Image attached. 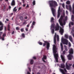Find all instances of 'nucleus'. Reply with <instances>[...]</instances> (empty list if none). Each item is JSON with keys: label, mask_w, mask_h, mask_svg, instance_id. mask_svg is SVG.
Instances as JSON below:
<instances>
[{"label": "nucleus", "mask_w": 74, "mask_h": 74, "mask_svg": "<svg viewBox=\"0 0 74 74\" xmlns=\"http://www.w3.org/2000/svg\"><path fill=\"white\" fill-rule=\"evenodd\" d=\"M49 6L51 8L53 15L54 16H55L56 15V10L54 9L53 7H56V6L58 5L56 1L53 0L50 1H49Z\"/></svg>", "instance_id": "obj_1"}, {"label": "nucleus", "mask_w": 74, "mask_h": 74, "mask_svg": "<svg viewBox=\"0 0 74 74\" xmlns=\"http://www.w3.org/2000/svg\"><path fill=\"white\" fill-rule=\"evenodd\" d=\"M52 28L53 29H55L56 31H57V30H59V28H60V29L59 32L61 33L62 35H63V32H64V30L63 29L59 26V24L58 23H56L55 27V25L54 24H51V32L52 33V34H53V33H54V29H52Z\"/></svg>", "instance_id": "obj_2"}, {"label": "nucleus", "mask_w": 74, "mask_h": 74, "mask_svg": "<svg viewBox=\"0 0 74 74\" xmlns=\"http://www.w3.org/2000/svg\"><path fill=\"white\" fill-rule=\"evenodd\" d=\"M53 53L55 59V60L57 62H58V52L57 50L58 49L56 47V46L55 45H53Z\"/></svg>", "instance_id": "obj_3"}, {"label": "nucleus", "mask_w": 74, "mask_h": 74, "mask_svg": "<svg viewBox=\"0 0 74 74\" xmlns=\"http://www.w3.org/2000/svg\"><path fill=\"white\" fill-rule=\"evenodd\" d=\"M64 17V14L63 16H61L59 20V22L60 23V25L62 26H63V25H65L66 24L65 21L67 20V16H66L65 18V20L63 19V18Z\"/></svg>", "instance_id": "obj_4"}, {"label": "nucleus", "mask_w": 74, "mask_h": 74, "mask_svg": "<svg viewBox=\"0 0 74 74\" xmlns=\"http://www.w3.org/2000/svg\"><path fill=\"white\" fill-rule=\"evenodd\" d=\"M69 54L67 56L69 60H71L72 58H73V56H72V54L73 53V50L72 49H71L69 50Z\"/></svg>", "instance_id": "obj_5"}, {"label": "nucleus", "mask_w": 74, "mask_h": 74, "mask_svg": "<svg viewBox=\"0 0 74 74\" xmlns=\"http://www.w3.org/2000/svg\"><path fill=\"white\" fill-rule=\"evenodd\" d=\"M61 42L63 44H65V45H68V42H69V41L66 39H64L63 38V36H62L61 38Z\"/></svg>", "instance_id": "obj_6"}, {"label": "nucleus", "mask_w": 74, "mask_h": 74, "mask_svg": "<svg viewBox=\"0 0 74 74\" xmlns=\"http://www.w3.org/2000/svg\"><path fill=\"white\" fill-rule=\"evenodd\" d=\"M3 26H2L0 27V31L2 30H3ZM2 33H3V32H0V39H1V38H2V40H4V37H5V36L6 35L5 34L3 35L2 37H1V35L2 34Z\"/></svg>", "instance_id": "obj_7"}, {"label": "nucleus", "mask_w": 74, "mask_h": 74, "mask_svg": "<svg viewBox=\"0 0 74 74\" xmlns=\"http://www.w3.org/2000/svg\"><path fill=\"white\" fill-rule=\"evenodd\" d=\"M47 44V49H49V43L47 41H45V43L43 44V46L44 47Z\"/></svg>", "instance_id": "obj_8"}, {"label": "nucleus", "mask_w": 74, "mask_h": 74, "mask_svg": "<svg viewBox=\"0 0 74 74\" xmlns=\"http://www.w3.org/2000/svg\"><path fill=\"white\" fill-rule=\"evenodd\" d=\"M56 36L57 37V41H59V37L58 35H56V33H55V35L54 36V44H56Z\"/></svg>", "instance_id": "obj_9"}, {"label": "nucleus", "mask_w": 74, "mask_h": 74, "mask_svg": "<svg viewBox=\"0 0 74 74\" xmlns=\"http://www.w3.org/2000/svg\"><path fill=\"white\" fill-rule=\"evenodd\" d=\"M62 12V10L60 9V7L59 6L58 8V16L57 18H59V16H60V13Z\"/></svg>", "instance_id": "obj_10"}, {"label": "nucleus", "mask_w": 74, "mask_h": 74, "mask_svg": "<svg viewBox=\"0 0 74 74\" xmlns=\"http://www.w3.org/2000/svg\"><path fill=\"white\" fill-rule=\"evenodd\" d=\"M66 7L67 10H69L70 11H71V5H66Z\"/></svg>", "instance_id": "obj_11"}, {"label": "nucleus", "mask_w": 74, "mask_h": 74, "mask_svg": "<svg viewBox=\"0 0 74 74\" xmlns=\"http://www.w3.org/2000/svg\"><path fill=\"white\" fill-rule=\"evenodd\" d=\"M61 58L62 62L64 63V62H65V57H64V56L63 55H61Z\"/></svg>", "instance_id": "obj_12"}, {"label": "nucleus", "mask_w": 74, "mask_h": 74, "mask_svg": "<svg viewBox=\"0 0 74 74\" xmlns=\"http://www.w3.org/2000/svg\"><path fill=\"white\" fill-rule=\"evenodd\" d=\"M66 67L67 70H70V69H71V67L68 66V65H67V62L66 63Z\"/></svg>", "instance_id": "obj_13"}, {"label": "nucleus", "mask_w": 74, "mask_h": 74, "mask_svg": "<svg viewBox=\"0 0 74 74\" xmlns=\"http://www.w3.org/2000/svg\"><path fill=\"white\" fill-rule=\"evenodd\" d=\"M46 59H47V56H44L43 58H42V61L44 62H45H45H46L44 60Z\"/></svg>", "instance_id": "obj_14"}, {"label": "nucleus", "mask_w": 74, "mask_h": 74, "mask_svg": "<svg viewBox=\"0 0 74 74\" xmlns=\"http://www.w3.org/2000/svg\"><path fill=\"white\" fill-rule=\"evenodd\" d=\"M59 70L60 71H61V73H62V74H66V73H65V72H64V71L63 70L60 69Z\"/></svg>", "instance_id": "obj_15"}, {"label": "nucleus", "mask_w": 74, "mask_h": 74, "mask_svg": "<svg viewBox=\"0 0 74 74\" xmlns=\"http://www.w3.org/2000/svg\"><path fill=\"white\" fill-rule=\"evenodd\" d=\"M15 1H14V0H13L11 4L12 5H15Z\"/></svg>", "instance_id": "obj_16"}, {"label": "nucleus", "mask_w": 74, "mask_h": 74, "mask_svg": "<svg viewBox=\"0 0 74 74\" xmlns=\"http://www.w3.org/2000/svg\"><path fill=\"white\" fill-rule=\"evenodd\" d=\"M69 39L71 42H73V38H72L71 36H69Z\"/></svg>", "instance_id": "obj_17"}, {"label": "nucleus", "mask_w": 74, "mask_h": 74, "mask_svg": "<svg viewBox=\"0 0 74 74\" xmlns=\"http://www.w3.org/2000/svg\"><path fill=\"white\" fill-rule=\"evenodd\" d=\"M61 68H64L65 67V65H64V64H61Z\"/></svg>", "instance_id": "obj_18"}, {"label": "nucleus", "mask_w": 74, "mask_h": 74, "mask_svg": "<svg viewBox=\"0 0 74 74\" xmlns=\"http://www.w3.org/2000/svg\"><path fill=\"white\" fill-rule=\"evenodd\" d=\"M74 25V23H73V22H70L69 24V27H71V25Z\"/></svg>", "instance_id": "obj_19"}, {"label": "nucleus", "mask_w": 74, "mask_h": 74, "mask_svg": "<svg viewBox=\"0 0 74 74\" xmlns=\"http://www.w3.org/2000/svg\"><path fill=\"white\" fill-rule=\"evenodd\" d=\"M60 46L61 47V50L62 51L63 50V45H62V43H60Z\"/></svg>", "instance_id": "obj_20"}, {"label": "nucleus", "mask_w": 74, "mask_h": 74, "mask_svg": "<svg viewBox=\"0 0 74 74\" xmlns=\"http://www.w3.org/2000/svg\"><path fill=\"white\" fill-rule=\"evenodd\" d=\"M64 37L67 39L69 38V36L67 34H65L64 35Z\"/></svg>", "instance_id": "obj_21"}, {"label": "nucleus", "mask_w": 74, "mask_h": 74, "mask_svg": "<svg viewBox=\"0 0 74 74\" xmlns=\"http://www.w3.org/2000/svg\"><path fill=\"white\" fill-rule=\"evenodd\" d=\"M73 13L74 15V3L73 4Z\"/></svg>", "instance_id": "obj_22"}, {"label": "nucleus", "mask_w": 74, "mask_h": 74, "mask_svg": "<svg viewBox=\"0 0 74 74\" xmlns=\"http://www.w3.org/2000/svg\"><path fill=\"white\" fill-rule=\"evenodd\" d=\"M66 4L69 5L70 4V1H68L66 2Z\"/></svg>", "instance_id": "obj_23"}, {"label": "nucleus", "mask_w": 74, "mask_h": 74, "mask_svg": "<svg viewBox=\"0 0 74 74\" xmlns=\"http://www.w3.org/2000/svg\"><path fill=\"white\" fill-rule=\"evenodd\" d=\"M53 20H54V18H53L51 17V22L52 23L53 22Z\"/></svg>", "instance_id": "obj_24"}, {"label": "nucleus", "mask_w": 74, "mask_h": 74, "mask_svg": "<svg viewBox=\"0 0 74 74\" xmlns=\"http://www.w3.org/2000/svg\"><path fill=\"white\" fill-rule=\"evenodd\" d=\"M34 62V61H33V60H31L30 64H33Z\"/></svg>", "instance_id": "obj_25"}, {"label": "nucleus", "mask_w": 74, "mask_h": 74, "mask_svg": "<svg viewBox=\"0 0 74 74\" xmlns=\"http://www.w3.org/2000/svg\"><path fill=\"white\" fill-rule=\"evenodd\" d=\"M64 47L66 51H68V49H67V46L66 45L64 46Z\"/></svg>", "instance_id": "obj_26"}, {"label": "nucleus", "mask_w": 74, "mask_h": 74, "mask_svg": "<svg viewBox=\"0 0 74 74\" xmlns=\"http://www.w3.org/2000/svg\"><path fill=\"white\" fill-rule=\"evenodd\" d=\"M71 19H72V21H73L74 20V15H72L71 16Z\"/></svg>", "instance_id": "obj_27"}, {"label": "nucleus", "mask_w": 74, "mask_h": 74, "mask_svg": "<svg viewBox=\"0 0 74 74\" xmlns=\"http://www.w3.org/2000/svg\"><path fill=\"white\" fill-rule=\"evenodd\" d=\"M16 7H15L14 9H13V11H14V12H15L16 11H17V9H16Z\"/></svg>", "instance_id": "obj_28"}, {"label": "nucleus", "mask_w": 74, "mask_h": 74, "mask_svg": "<svg viewBox=\"0 0 74 74\" xmlns=\"http://www.w3.org/2000/svg\"><path fill=\"white\" fill-rule=\"evenodd\" d=\"M35 23H36V22H35L34 21L32 22V25L33 26H34V25H35Z\"/></svg>", "instance_id": "obj_29"}, {"label": "nucleus", "mask_w": 74, "mask_h": 74, "mask_svg": "<svg viewBox=\"0 0 74 74\" xmlns=\"http://www.w3.org/2000/svg\"><path fill=\"white\" fill-rule=\"evenodd\" d=\"M38 43L39 44V45H42V42L39 41L38 42Z\"/></svg>", "instance_id": "obj_30"}, {"label": "nucleus", "mask_w": 74, "mask_h": 74, "mask_svg": "<svg viewBox=\"0 0 74 74\" xmlns=\"http://www.w3.org/2000/svg\"><path fill=\"white\" fill-rule=\"evenodd\" d=\"M26 24H27V23H26V21H25L23 23V25H26Z\"/></svg>", "instance_id": "obj_31"}, {"label": "nucleus", "mask_w": 74, "mask_h": 74, "mask_svg": "<svg viewBox=\"0 0 74 74\" xmlns=\"http://www.w3.org/2000/svg\"><path fill=\"white\" fill-rule=\"evenodd\" d=\"M21 32H23L24 31V29L23 28H21Z\"/></svg>", "instance_id": "obj_32"}, {"label": "nucleus", "mask_w": 74, "mask_h": 74, "mask_svg": "<svg viewBox=\"0 0 74 74\" xmlns=\"http://www.w3.org/2000/svg\"><path fill=\"white\" fill-rule=\"evenodd\" d=\"M33 5H35V4H36V1H33Z\"/></svg>", "instance_id": "obj_33"}, {"label": "nucleus", "mask_w": 74, "mask_h": 74, "mask_svg": "<svg viewBox=\"0 0 74 74\" xmlns=\"http://www.w3.org/2000/svg\"><path fill=\"white\" fill-rule=\"evenodd\" d=\"M22 36L23 37H25V34H22Z\"/></svg>", "instance_id": "obj_34"}, {"label": "nucleus", "mask_w": 74, "mask_h": 74, "mask_svg": "<svg viewBox=\"0 0 74 74\" xmlns=\"http://www.w3.org/2000/svg\"><path fill=\"white\" fill-rule=\"evenodd\" d=\"M69 47H71V43L69 42Z\"/></svg>", "instance_id": "obj_35"}, {"label": "nucleus", "mask_w": 74, "mask_h": 74, "mask_svg": "<svg viewBox=\"0 0 74 74\" xmlns=\"http://www.w3.org/2000/svg\"><path fill=\"white\" fill-rule=\"evenodd\" d=\"M20 19L21 21H22V20H23V17H22V16H21L20 17Z\"/></svg>", "instance_id": "obj_36"}, {"label": "nucleus", "mask_w": 74, "mask_h": 74, "mask_svg": "<svg viewBox=\"0 0 74 74\" xmlns=\"http://www.w3.org/2000/svg\"><path fill=\"white\" fill-rule=\"evenodd\" d=\"M62 6L64 8V3L62 4Z\"/></svg>", "instance_id": "obj_37"}, {"label": "nucleus", "mask_w": 74, "mask_h": 74, "mask_svg": "<svg viewBox=\"0 0 74 74\" xmlns=\"http://www.w3.org/2000/svg\"><path fill=\"white\" fill-rule=\"evenodd\" d=\"M16 30H19V28L18 27H16Z\"/></svg>", "instance_id": "obj_38"}, {"label": "nucleus", "mask_w": 74, "mask_h": 74, "mask_svg": "<svg viewBox=\"0 0 74 74\" xmlns=\"http://www.w3.org/2000/svg\"><path fill=\"white\" fill-rule=\"evenodd\" d=\"M0 25H3V23L1 21H0Z\"/></svg>", "instance_id": "obj_39"}, {"label": "nucleus", "mask_w": 74, "mask_h": 74, "mask_svg": "<svg viewBox=\"0 0 74 74\" xmlns=\"http://www.w3.org/2000/svg\"><path fill=\"white\" fill-rule=\"evenodd\" d=\"M66 15H67L68 14H69V13L68 12V11H67V10H66Z\"/></svg>", "instance_id": "obj_40"}, {"label": "nucleus", "mask_w": 74, "mask_h": 74, "mask_svg": "<svg viewBox=\"0 0 74 74\" xmlns=\"http://www.w3.org/2000/svg\"><path fill=\"white\" fill-rule=\"evenodd\" d=\"M8 27V30H10V29H9V28H10V25H9Z\"/></svg>", "instance_id": "obj_41"}, {"label": "nucleus", "mask_w": 74, "mask_h": 74, "mask_svg": "<svg viewBox=\"0 0 74 74\" xmlns=\"http://www.w3.org/2000/svg\"><path fill=\"white\" fill-rule=\"evenodd\" d=\"M64 71H65V72H66V73H67V71L66 69H64Z\"/></svg>", "instance_id": "obj_42"}, {"label": "nucleus", "mask_w": 74, "mask_h": 74, "mask_svg": "<svg viewBox=\"0 0 74 74\" xmlns=\"http://www.w3.org/2000/svg\"><path fill=\"white\" fill-rule=\"evenodd\" d=\"M29 26H30V24H29L27 25V27H29Z\"/></svg>", "instance_id": "obj_43"}, {"label": "nucleus", "mask_w": 74, "mask_h": 74, "mask_svg": "<svg viewBox=\"0 0 74 74\" xmlns=\"http://www.w3.org/2000/svg\"><path fill=\"white\" fill-rule=\"evenodd\" d=\"M69 65L70 66H72V64H69Z\"/></svg>", "instance_id": "obj_44"}, {"label": "nucleus", "mask_w": 74, "mask_h": 74, "mask_svg": "<svg viewBox=\"0 0 74 74\" xmlns=\"http://www.w3.org/2000/svg\"><path fill=\"white\" fill-rule=\"evenodd\" d=\"M63 54H65V51H64L63 52Z\"/></svg>", "instance_id": "obj_45"}, {"label": "nucleus", "mask_w": 74, "mask_h": 74, "mask_svg": "<svg viewBox=\"0 0 74 74\" xmlns=\"http://www.w3.org/2000/svg\"><path fill=\"white\" fill-rule=\"evenodd\" d=\"M25 30H26V31H28V29H27V28H26Z\"/></svg>", "instance_id": "obj_46"}, {"label": "nucleus", "mask_w": 74, "mask_h": 74, "mask_svg": "<svg viewBox=\"0 0 74 74\" xmlns=\"http://www.w3.org/2000/svg\"><path fill=\"white\" fill-rule=\"evenodd\" d=\"M21 9V7L19 8H18V11H19V10H20Z\"/></svg>", "instance_id": "obj_47"}, {"label": "nucleus", "mask_w": 74, "mask_h": 74, "mask_svg": "<svg viewBox=\"0 0 74 74\" xmlns=\"http://www.w3.org/2000/svg\"><path fill=\"white\" fill-rule=\"evenodd\" d=\"M33 58L34 59H36V58L35 57H33Z\"/></svg>", "instance_id": "obj_48"}, {"label": "nucleus", "mask_w": 74, "mask_h": 74, "mask_svg": "<svg viewBox=\"0 0 74 74\" xmlns=\"http://www.w3.org/2000/svg\"><path fill=\"white\" fill-rule=\"evenodd\" d=\"M11 8V7L10 6H9V9H10V8Z\"/></svg>", "instance_id": "obj_49"}, {"label": "nucleus", "mask_w": 74, "mask_h": 74, "mask_svg": "<svg viewBox=\"0 0 74 74\" xmlns=\"http://www.w3.org/2000/svg\"><path fill=\"white\" fill-rule=\"evenodd\" d=\"M31 27H32V28H33V27H34L33 26V25H32V26H31Z\"/></svg>", "instance_id": "obj_50"}, {"label": "nucleus", "mask_w": 74, "mask_h": 74, "mask_svg": "<svg viewBox=\"0 0 74 74\" xmlns=\"http://www.w3.org/2000/svg\"><path fill=\"white\" fill-rule=\"evenodd\" d=\"M5 1L6 2H8V0H5Z\"/></svg>", "instance_id": "obj_51"}, {"label": "nucleus", "mask_w": 74, "mask_h": 74, "mask_svg": "<svg viewBox=\"0 0 74 74\" xmlns=\"http://www.w3.org/2000/svg\"><path fill=\"white\" fill-rule=\"evenodd\" d=\"M14 32H13L12 33V34H14Z\"/></svg>", "instance_id": "obj_52"}, {"label": "nucleus", "mask_w": 74, "mask_h": 74, "mask_svg": "<svg viewBox=\"0 0 74 74\" xmlns=\"http://www.w3.org/2000/svg\"><path fill=\"white\" fill-rule=\"evenodd\" d=\"M27 74H30V73H29V72H28L27 73Z\"/></svg>", "instance_id": "obj_53"}, {"label": "nucleus", "mask_w": 74, "mask_h": 74, "mask_svg": "<svg viewBox=\"0 0 74 74\" xmlns=\"http://www.w3.org/2000/svg\"><path fill=\"white\" fill-rule=\"evenodd\" d=\"M23 2V3H25V1H24V0H22Z\"/></svg>", "instance_id": "obj_54"}, {"label": "nucleus", "mask_w": 74, "mask_h": 74, "mask_svg": "<svg viewBox=\"0 0 74 74\" xmlns=\"http://www.w3.org/2000/svg\"><path fill=\"white\" fill-rule=\"evenodd\" d=\"M5 30H6V27H5Z\"/></svg>", "instance_id": "obj_55"}, {"label": "nucleus", "mask_w": 74, "mask_h": 74, "mask_svg": "<svg viewBox=\"0 0 74 74\" xmlns=\"http://www.w3.org/2000/svg\"><path fill=\"white\" fill-rule=\"evenodd\" d=\"M72 67L74 68V64H73L72 66Z\"/></svg>", "instance_id": "obj_56"}, {"label": "nucleus", "mask_w": 74, "mask_h": 74, "mask_svg": "<svg viewBox=\"0 0 74 74\" xmlns=\"http://www.w3.org/2000/svg\"><path fill=\"white\" fill-rule=\"evenodd\" d=\"M6 21H9V20L8 19H6Z\"/></svg>", "instance_id": "obj_57"}, {"label": "nucleus", "mask_w": 74, "mask_h": 74, "mask_svg": "<svg viewBox=\"0 0 74 74\" xmlns=\"http://www.w3.org/2000/svg\"><path fill=\"white\" fill-rule=\"evenodd\" d=\"M27 7H29V5H27Z\"/></svg>", "instance_id": "obj_58"}, {"label": "nucleus", "mask_w": 74, "mask_h": 74, "mask_svg": "<svg viewBox=\"0 0 74 74\" xmlns=\"http://www.w3.org/2000/svg\"><path fill=\"white\" fill-rule=\"evenodd\" d=\"M23 6L24 7H25V4H23Z\"/></svg>", "instance_id": "obj_59"}, {"label": "nucleus", "mask_w": 74, "mask_h": 74, "mask_svg": "<svg viewBox=\"0 0 74 74\" xmlns=\"http://www.w3.org/2000/svg\"><path fill=\"white\" fill-rule=\"evenodd\" d=\"M60 0L61 2H62L63 1V0Z\"/></svg>", "instance_id": "obj_60"}, {"label": "nucleus", "mask_w": 74, "mask_h": 74, "mask_svg": "<svg viewBox=\"0 0 74 74\" xmlns=\"http://www.w3.org/2000/svg\"><path fill=\"white\" fill-rule=\"evenodd\" d=\"M29 70L30 71V68H29Z\"/></svg>", "instance_id": "obj_61"}, {"label": "nucleus", "mask_w": 74, "mask_h": 74, "mask_svg": "<svg viewBox=\"0 0 74 74\" xmlns=\"http://www.w3.org/2000/svg\"><path fill=\"white\" fill-rule=\"evenodd\" d=\"M37 74H40V73H37Z\"/></svg>", "instance_id": "obj_62"}, {"label": "nucleus", "mask_w": 74, "mask_h": 74, "mask_svg": "<svg viewBox=\"0 0 74 74\" xmlns=\"http://www.w3.org/2000/svg\"><path fill=\"white\" fill-rule=\"evenodd\" d=\"M5 23H6L7 22V21H5Z\"/></svg>", "instance_id": "obj_63"}, {"label": "nucleus", "mask_w": 74, "mask_h": 74, "mask_svg": "<svg viewBox=\"0 0 74 74\" xmlns=\"http://www.w3.org/2000/svg\"><path fill=\"white\" fill-rule=\"evenodd\" d=\"M72 74H74V73H73Z\"/></svg>", "instance_id": "obj_64"}]
</instances>
